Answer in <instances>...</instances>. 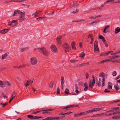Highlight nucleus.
<instances>
[{
  "label": "nucleus",
  "instance_id": "9b49d317",
  "mask_svg": "<svg viewBox=\"0 0 120 120\" xmlns=\"http://www.w3.org/2000/svg\"><path fill=\"white\" fill-rule=\"evenodd\" d=\"M75 43L74 41L72 42L71 46L72 49L74 50H75L76 49V48L75 47Z\"/></svg>",
  "mask_w": 120,
  "mask_h": 120
},
{
  "label": "nucleus",
  "instance_id": "cd10ccee",
  "mask_svg": "<svg viewBox=\"0 0 120 120\" xmlns=\"http://www.w3.org/2000/svg\"><path fill=\"white\" fill-rule=\"evenodd\" d=\"M7 56V53H5L4 55H2V59H5Z\"/></svg>",
  "mask_w": 120,
  "mask_h": 120
},
{
  "label": "nucleus",
  "instance_id": "20e7f679",
  "mask_svg": "<svg viewBox=\"0 0 120 120\" xmlns=\"http://www.w3.org/2000/svg\"><path fill=\"white\" fill-rule=\"evenodd\" d=\"M25 18V13L24 11L21 13L18 19L20 22H22L24 19Z\"/></svg>",
  "mask_w": 120,
  "mask_h": 120
},
{
  "label": "nucleus",
  "instance_id": "e433bc0d",
  "mask_svg": "<svg viewBox=\"0 0 120 120\" xmlns=\"http://www.w3.org/2000/svg\"><path fill=\"white\" fill-rule=\"evenodd\" d=\"M43 118V117L41 116H33V119H38L40 118Z\"/></svg>",
  "mask_w": 120,
  "mask_h": 120
},
{
  "label": "nucleus",
  "instance_id": "c756f323",
  "mask_svg": "<svg viewBox=\"0 0 120 120\" xmlns=\"http://www.w3.org/2000/svg\"><path fill=\"white\" fill-rule=\"evenodd\" d=\"M113 109H112L111 110H109L108 111H107L106 112L107 113H108V112H114V111H116V110H115L114 109V107H113L112 108Z\"/></svg>",
  "mask_w": 120,
  "mask_h": 120
},
{
  "label": "nucleus",
  "instance_id": "a878e982",
  "mask_svg": "<svg viewBox=\"0 0 120 120\" xmlns=\"http://www.w3.org/2000/svg\"><path fill=\"white\" fill-rule=\"evenodd\" d=\"M78 5V4L77 3H74L72 4V5L71 6H70V8H71L73 7H76Z\"/></svg>",
  "mask_w": 120,
  "mask_h": 120
},
{
  "label": "nucleus",
  "instance_id": "4468645a",
  "mask_svg": "<svg viewBox=\"0 0 120 120\" xmlns=\"http://www.w3.org/2000/svg\"><path fill=\"white\" fill-rule=\"evenodd\" d=\"M109 26L108 25L106 26L103 32L106 33L108 32L107 29H108L109 27Z\"/></svg>",
  "mask_w": 120,
  "mask_h": 120
},
{
  "label": "nucleus",
  "instance_id": "6e6552de",
  "mask_svg": "<svg viewBox=\"0 0 120 120\" xmlns=\"http://www.w3.org/2000/svg\"><path fill=\"white\" fill-rule=\"evenodd\" d=\"M102 109L101 108H94L93 109L89 110L87 111V112L89 113L90 112H94L97 111L99 110H101Z\"/></svg>",
  "mask_w": 120,
  "mask_h": 120
},
{
  "label": "nucleus",
  "instance_id": "aec40b11",
  "mask_svg": "<svg viewBox=\"0 0 120 120\" xmlns=\"http://www.w3.org/2000/svg\"><path fill=\"white\" fill-rule=\"evenodd\" d=\"M115 0H107V1H106L104 3V4H105L106 3H112L113 4L115 3H114L115 2Z\"/></svg>",
  "mask_w": 120,
  "mask_h": 120
},
{
  "label": "nucleus",
  "instance_id": "5fc2aeb1",
  "mask_svg": "<svg viewBox=\"0 0 120 120\" xmlns=\"http://www.w3.org/2000/svg\"><path fill=\"white\" fill-rule=\"evenodd\" d=\"M65 117V116H60V117H57V118H57V120H59V119H62L64 117Z\"/></svg>",
  "mask_w": 120,
  "mask_h": 120
},
{
  "label": "nucleus",
  "instance_id": "e2e57ef3",
  "mask_svg": "<svg viewBox=\"0 0 120 120\" xmlns=\"http://www.w3.org/2000/svg\"><path fill=\"white\" fill-rule=\"evenodd\" d=\"M83 64H84V66L88 65L89 64V63L88 62L86 63H83Z\"/></svg>",
  "mask_w": 120,
  "mask_h": 120
},
{
  "label": "nucleus",
  "instance_id": "37998d69",
  "mask_svg": "<svg viewBox=\"0 0 120 120\" xmlns=\"http://www.w3.org/2000/svg\"><path fill=\"white\" fill-rule=\"evenodd\" d=\"M101 83L100 82H96V84L97 85H98V86L100 87L101 86Z\"/></svg>",
  "mask_w": 120,
  "mask_h": 120
},
{
  "label": "nucleus",
  "instance_id": "ea45409f",
  "mask_svg": "<svg viewBox=\"0 0 120 120\" xmlns=\"http://www.w3.org/2000/svg\"><path fill=\"white\" fill-rule=\"evenodd\" d=\"M82 85H84V87H88L87 85L86 82H85L84 83H82Z\"/></svg>",
  "mask_w": 120,
  "mask_h": 120
},
{
  "label": "nucleus",
  "instance_id": "dca6fc26",
  "mask_svg": "<svg viewBox=\"0 0 120 120\" xmlns=\"http://www.w3.org/2000/svg\"><path fill=\"white\" fill-rule=\"evenodd\" d=\"M108 88L109 89L111 90L112 89V83L110 82H108Z\"/></svg>",
  "mask_w": 120,
  "mask_h": 120
},
{
  "label": "nucleus",
  "instance_id": "bf43d9fd",
  "mask_svg": "<svg viewBox=\"0 0 120 120\" xmlns=\"http://www.w3.org/2000/svg\"><path fill=\"white\" fill-rule=\"evenodd\" d=\"M104 43L106 47H107L108 46V45L106 41L104 42Z\"/></svg>",
  "mask_w": 120,
  "mask_h": 120
},
{
  "label": "nucleus",
  "instance_id": "1a4fd4ad",
  "mask_svg": "<svg viewBox=\"0 0 120 120\" xmlns=\"http://www.w3.org/2000/svg\"><path fill=\"white\" fill-rule=\"evenodd\" d=\"M79 106L78 105H70L66 107H64L62 108V109H66L68 108H69L71 107H76Z\"/></svg>",
  "mask_w": 120,
  "mask_h": 120
},
{
  "label": "nucleus",
  "instance_id": "f03ea898",
  "mask_svg": "<svg viewBox=\"0 0 120 120\" xmlns=\"http://www.w3.org/2000/svg\"><path fill=\"white\" fill-rule=\"evenodd\" d=\"M63 47L64 49L65 50V52H70L71 50L70 46L66 43H65L64 44Z\"/></svg>",
  "mask_w": 120,
  "mask_h": 120
},
{
  "label": "nucleus",
  "instance_id": "412c9836",
  "mask_svg": "<svg viewBox=\"0 0 120 120\" xmlns=\"http://www.w3.org/2000/svg\"><path fill=\"white\" fill-rule=\"evenodd\" d=\"M79 57L81 58H83L85 56V54L84 52H82L79 55Z\"/></svg>",
  "mask_w": 120,
  "mask_h": 120
},
{
  "label": "nucleus",
  "instance_id": "f257e3e1",
  "mask_svg": "<svg viewBox=\"0 0 120 120\" xmlns=\"http://www.w3.org/2000/svg\"><path fill=\"white\" fill-rule=\"evenodd\" d=\"M38 49L40 52L46 56H48L49 54V51L44 47L38 48Z\"/></svg>",
  "mask_w": 120,
  "mask_h": 120
},
{
  "label": "nucleus",
  "instance_id": "3c124183",
  "mask_svg": "<svg viewBox=\"0 0 120 120\" xmlns=\"http://www.w3.org/2000/svg\"><path fill=\"white\" fill-rule=\"evenodd\" d=\"M92 36L93 35L92 34H89L88 35V37L90 38L91 39V40H93V38L92 37Z\"/></svg>",
  "mask_w": 120,
  "mask_h": 120
},
{
  "label": "nucleus",
  "instance_id": "bb28decb",
  "mask_svg": "<svg viewBox=\"0 0 120 120\" xmlns=\"http://www.w3.org/2000/svg\"><path fill=\"white\" fill-rule=\"evenodd\" d=\"M112 118L114 119H120V116H114L112 117Z\"/></svg>",
  "mask_w": 120,
  "mask_h": 120
},
{
  "label": "nucleus",
  "instance_id": "13d9d810",
  "mask_svg": "<svg viewBox=\"0 0 120 120\" xmlns=\"http://www.w3.org/2000/svg\"><path fill=\"white\" fill-rule=\"evenodd\" d=\"M76 11H72L71 12V13H73L74 14H75V13H76L78 12V10L76 9Z\"/></svg>",
  "mask_w": 120,
  "mask_h": 120
},
{
  "label": "nucleus",
  "instance_id": "7ed1b4c3",
  "mask_svg": "<svg viewBox=\"0 0 120 120\" xmlns=\"http://www.w3.org/2000/svg\"><path fill=\"white\" fill-rule=\"evenodd\" d=\"M30 62L32 65H34L37 63L38 60L35 57H33L31 58L30 60Z\"/></svg>",
  "mask_w": 120,
  "mask_h": 120
},
{
  "label": "nucleus",
  "instance_id": "a211bd4d",
  "mask_svg": "<svg viewBox=\"0 0 120 120\" xmlns=\"http://www.w3.org/2000/svg\"><path fill=\"white\" fill-rule=\"evenodd\" d=\"M39 13L36 11L35 13H33L32 15L33 18H35L36 17L38 14Z\"/></svg>",
  "mask_w": 120,
  "mask_h": 120
},
{
  "label": "nucleus",
  "instance_id": "774afa93",
  "mask_svg": "<svg viewBox=\"0 0 120 120\" xmlns=\"http://www.w3.org/2000/svg\"><path fill=\"white\" fill-rule=\"evenodd\" d=\"M120 77V75H119L118 76L116 77L115 78V80H116L117 79H118Z\"/></svg>",
  "mask_w": 120,
  "mask_h": 120
},
{
  "label": "nucleus",
  "instance_id": "2f4dec72",
  "mask_svg": "<svg viewBox=\"0 0 120 120\" xmlns=\"http://www.w3.org/2000/svg\"><path fill=\"white\" fill-rule=\"evenodd\" d=\"M100 56H107L108 55L107 54V53H106L105 52H103L100 53Z\"/></svg>",
  "mask_w": 120,
  "mask_h": 120
},
{
  "label": "nucleus",
  "instance_id": "f704fd0d",
  "mask_svg": "<svg viewBox=\"0 0 120 120\" xmlns=\"http://www.w3.org/2000/svg\"><path fill=\"white\" fill-rule=\"evenodd\" d=\"M81 115L80 113H78L76 114H75L74 115L75 117H78L81 116Z\"/></svg>",
  "mask_w": 120,
  "mask_h": 120
},
{
  "label": "nucleus",
  "instance_id": "a19ab883",
  "mask_svg": "<svg viewBox=\"0 0 120 120\" xmlns=\"http://www.w3.org/2000/svg\"><path fill=\"white\" fill-rule=\"evenodd\" d=\"M112 74L113 76H116V71H114L113 72H112Z\"/></svg>",
  "mask_w": 120,
  "mask_h": 120
},
{
  "label": "nucleus",
  "instance_id": "c9c22d12",
  "mask_svg": "<svg viewBox=\"0 0 120 120\" xmlns=\"http://www.w3.org/2000/svg\"><path fill=\"white\" fill-rule=\"evenodd\" d=\"M0 86L2 87H4V86L3 81L1 80L0 81Z\"/></svg>",
  "mask_w": 120,
  "mask_h": 120
},
{
  "label": "nucleus",
  "instance_id": "4c0bfd02",
  "mask_svg": "<svg viewBox=\"0 0 120 120\" xmlns=\"http://www.w3.org/2000/svg\"><path fill=\"white\" fill-rule=\"evenodd\" d=\"M5 83L6 85H8L9 86H10L11 85V84L8 81H5Z\"/></svg>",
  "mask_w": 120,
  "mask_h": 120
},
{
  "label": "nucleus",
  "instance_id": "5701e85b",
  "mask_svg": "<svg viewBox=\"0 0 120 120\" xmlns=\"http://www.w3.org/2000/svg\"><path fill=\"white\" fill-rule=\"evenodd\" d=\"M109 61V59H107L105 60H102L99 63V64H103L104 63L106 62L107 61Z\"/></svg>",
  "mask_w": 120,
  "mask_h": 120
},
{
  "label": "nucleus",
  "instance_id": "9d476101",
  "mask_svg": "<svg viewBox=\"0 0 120 120\" xmlns=\"http://www.w3.org/2000/svg\"><path fill=\"white\" fill-rule=\"evenodd\" d=\"M22 12L19 10H15L14 11V14L13 15V16H15L18 15L20 14H21V13Z\"/></svg>",
  "mask_w": 120,
  "mask_h": 120
},
{
  "label": "nucleus",
  "instance_id": "b1692460",
  "mask_svg": "<svg viewBox=\"0 0 120 120\" xmlns=\"http://www.w3.org/2000/svg\"><path fill=\"white\" fill-rule=\"evenodd\" d=\"M49 117V120H57V119L58 118H57V117Z\"/></svg>",
  "mask_w": 120,
  "mask_h": 120
},
{
  "label": "nucleus",
  "instance_id": "473e14b6",
  "mask_svg": "<svg viewBox=\"0 0 120 120\" xmlns=\"http://www.w3.org/2000/svg\"><path fill=\"white\" fill-rule=\"evenodd\" d=\"M105 79L104 78H103L102 81V85L103 86H104L105 85Z\"/></svg>",
  "mask_w": 120,
  "mask_h": 120
},
{
  "label": "nucleus",
  "instance_id": "69168bd1",
  "mask_svg": "<svg viewBox=\"0 0 120 120\" xmlns=\"http://www.w3.org/2000/svg\"><path fill=\"white\" fill-rule=\"evenodd\" d=\"M105 114V113H102L100 114H98V115L100 117L101 116H102L104 114Z\"/></svg>",
  "mask_w": 120,
  "mask_h": 120
},
{
  "label": "nucleus",
  "instance_id": "052dcab7",
  "mask_svg": "<svg viewBox=\"0 0 120 120\" xmlns=\"http://www.w3.org/2000/svg\"><path fill=\"white\" fill-rule=\"evenodd\" d=\"M54 13V12H53V13H47V14L49 15H52Z\"/></svg>",
  "mask_w": 120,
  "mask_h": 120
},
{
  "label": "nucleus",
  "instance_id": "338daca9",
  "mask_svg": "<svg viewBox=\"0 0 120 120\" xmlns=\"http://www.w3.org/2000/svg\"><path fill=\"white\" fill-rule=\"evenodd\" d=\"M24 67H25V66L24 65L19 66V68H22Z\"/></svg>",
  "mask_w": 120,
  "mask_h": 120
},
{
  "label": "nucleus",
  "instance_id": "c85d7f7f",
  "mask_svg": "<svg viewBox=\"0 0 120 120\" xmlns=\"http://www.w3.org/2000/svg\"><path fill=\"white\" fill-rule=\"evenodd\" d=\"M46 18V17H40L39 18H37V19L39 21L40 20H41L42 19H45Z\"/></svg>",
  "mask_w": 120,
  "mask_h": 120
},
{
  "label": "nucleus",
  "instance_id": "8fccbe9b",
  "mask_svg": "<svg viewBox=\"0 0 120 120\" xmlns=\"http://www.w3.org/2000/svg\"><path fill=\"white\" fill-rule=\"evenodd\" d=\"M78 61V60L76 61L74 60H70V62L71 63H73L77 62Z\"/></svg>",
  "mask_w": 120,
  "mask_h": 120
},
{
  "label": "nucleus",
  "instance_id": "09e8293b",
  "mask_svg": "<svg viewBox=\"0 0 120 120\" xmlns=\"http://www.w3.org/2000/svg\"><path fill=\"white\" fill-rule=\"evenodd\" d=\"M8 104V102H6V103L4 104L3 103H1L0 104V105H2V106L3 107H4Z\"/></svg>",
  "mask_w": 120,
  "mask_h": 120
},
{
  "label": "nucleus",
  "instance_id": "603ef678",
  "mask_svg": "<svg viewBox=\"0 0 120 120\" xmlns=\"http://www.w3.org/2000/svg\"><path fill=\"white\" fill-rule=\"evenodd\" d=\"M104 92L105 93H108L109 92H110V91L108 89H106L104 90Z\"/></svg>",
  "mask_w": 120,
  "mask_h": 120
},
{
  "label": "nucleus",
  "instance_id": "f3484780",
  "mask_svg": "<svg viewBox=\"0 0 120 120\" xmlns=\"http://www.w3.org/2000/svg\"><path fill=\"white\" fill-rule=\"evenodd\" d=\"M61 85L62 86L64 85V77L63 76H62L61 78Z\"/></svg>",
  "mask_w": 120,
  "mask_h": 120
},
{
  "label": "nucleus",
  "instance_id": "de8ad7c7",
  "mask_svg": "<svg viewBox=\"0 0 120 120\" xmlns=\"http://www.w3.org/2000/svg\"><path fill=\"white\" fill-rule=\"evenodd\" d=\"M99 76L101 77H102L103 78H104V75L103 74V73H101L99 75Z\"/></svg>",
  "mask_w": 120,
  "mask_h": 120
},
{
  "label": "nucleus",
  "instance_id": "f8f14e48",
  "mask_svg": "<svg viewBox=\"0 0 120 120\" xmlns=\"http://www.w3.org/2000/svg\"><path fill=\"white\" fill-rule=\"evenodd\" d=\"M52 110V109H45L44 110H41V111H43L42 112V113L43 114H45V113H50V112H48V111H51Z\"/></svg>",
  "mask_w": 120,
  "mask_h": 120
},
{
  "label": "nucleus",
  "instance_id": "ddd939ff",
  "mask_svg": "<svg viewBox=\"0 0 120 120\" xmlns=\"http://www.w3.org/2000/svg\"><path fill=\"white\" fill-rule=\"evenodd\" d=\"M10 30L9 29H5L0 31V33L2 34H5L8 32Z\"/></svg>",
  "mask_w": 120,
  "mask_h": 120
},
{
  "label": "nucleus",
  "instance_id": "4d7b16f0",
  "mask_svg": "<svg viewBox=\"0 0 120 120\" xmlns=\"http://www.w3.org/2000/svg\"><path fill=\"white\" fill-rule=\"evenodd\" d=\"M112 57L111 58L108 59H109V61L110 60H111L114 59H116L115 56H112Z\"/></svg>",
  "mask_w": 120,
  "mask_h": 120
},
{
  "label": "nucleus",
  "instance_id": "79ce46f5",
  "mask_svg": "<svg viewBox=\"0 0 120 120\" xmlns=\"http://www.w3.org/2000/svg\"><path fill=\"white\" fill-rule=\"evenodd\" d=\"M69 91V90L68 89H66L64 92L66 94H68Z\"/></svg>",
  "mask_w": 120,
  "mask_h": 120
},
{
  "label": "nucleus",
  "instance_id": "72a5a7b5",
  "mask_svg": "<svg viewBox=\"0 0 120 120\" xmlns=\"http://www.w3.org/2000/svg\"><path fill=\"white\" fill-rule=\"evenodd\" d=\"M27 117L30 119H33V116L31 115H28L27 116Z\"/></svg>",
  "mask_w": 120,
  "mask_h": 120
},
{
  "label": "nucleus",
  "instance_id": "0e129e2a",
  "mask_svg": "<svg viewBox=\"0 0 120 120\" xmlns=\"http://www.w3.org/2000/svg\"><path fill=\"white\" fill-rule=\"evenodd\" d=\"M40 111H36V112H34L32 113V114H37V113H38V112H40Z\"/></svg>",
  "mask_w": 120,
  "mask_h": 120
},
{
  "label": "nucleus",
  "instance_id": "423d86ee",
  "mask_svg": "<svg viewBox=\"0 0 120 120\" xmlns=\"http://www.w3.org/2000/svg\"><path fill=\"white\" fill-rule=\"evenodd\" d=\"M51 51L54 53H56L57 52V49L56 46L53 45H52L50 47Z\"/></svg>",
  "mask_w": 120,
  "mask_h": 120
},
{
  "label": "nucleus",
  "instance_id": "4be33fe9",
  "mask_svg": "<svg viewBox=\"0 0 120 120\" xmlns=\"http://www.w3.org/2000/svg\"><path fill=\"white\" fill-rule=\"evenodd\" d=\"M33 80L34 79H33V80L32 81H27L26 82V86H28L30 84H32L33 83Z\"/></svg>",
  "mask_w": 120,
  "mask_h": 120
},
{
  "label": "nucleus",
  "instance_id": "0eeeda50",
  "mask_svg": "<svg viewBox=\"0 0 120 120\" xmlns=\"http://www.w3.org/2000/svg\"><path fill=\"white\" fill-rule=\"evenodd\" d=\"M17 21L13 20L11 22H8V25L9 26H16L17 24Z\"/></svg>",
  "mask_w": 120,
  "mask_h": 120
},
{
  "label": "nucleus",
  "instance_id": "864d4df0",
  "mask_svg": "<svg viewBox=\"0 0 120 120\" xmlns=\"http://www.w3.org/2000/svg\"><path fill=\"white\" fill-rule=\"evenodd\" d=\"M60 89L59 87H58L57 88L56 91H57V94H59L60 93Z\"/></svg>",
  "mask_w": 120,
  "mask_h": 120
},
{
  "label": "nucleus",
  "instance_id": "2eb2a0df",
  "mask_svg": "<svg viewBox=\"0 0 120 120\" xmlns=\"http://www.w3.org/2000/svg\"><path fill=\"white\" fill-rule=\"evenodd\" d=\"M120 32V28L117 27L116 28L115 30V34H117Z\"/></svg>",
  "mask_w": 120,
  "mask_h": 120
},
{
  "label": "nucleus",
  "instance_id": "680f3d73",
  "mask_svg": "<svg viewBox=\"0 0 120 120\" xmlns=\"http://www.w3.org/2000/svg\"><path fill=\"white\" fill-rule=\"evenodd\" d=\"M84 66L83 63H82L81 64H79L78 65V67H81V66Z\"/></svg>",
  "mask_w": 120,
  "mask_h": 120
},
{
  "label": "nucleus",
  "instance_id": "49530a36",
  "mask_svg": "<svg viewBox=\"0 0 120 120\" xmlns=\"http://www.w3.org/2000/svg\"><path fill=\"white\" fill-rule=\"evenodd\" d=\"M58 44L61 45L62 44V42L60 40H56Z\"/></svg>",
  "mask_w": 120,
  "mask_h": 120
},
{
  "label": "nucleus",
  "instance_id": "6e6d98bb",
  "mask_svg": "<svg viewBox=\"0 0 120 120\" xmlns=\"http://www.w3.org/2000/svg\"><path fill=\"white\" fill-rule=\"evenodd\" d=\"M86 79H88L89 78V74L88 72H86Z\"/></svg>",
  "mask_w": 120,
  "mask_h": 120
},
{
  "label": "nucleus",
  "instance_id": "7c9ffc66",
  "mask_svg": "<svg viewBox=\"0 0 120 120\" xmlns=\"http://www.w3.org/2000/svg\"><path fill=\"white\" fill-rule=\"evenodd\" d=\"M53 81H51L50 84H49V86L50 88H52L53 86Z\"/></svg>",
  "mask_w": 120,
  "mask_h": 120
},
{
  "label": "nucleus",
  "instance_id": "c03bdc74",
  "mask_svg": "<svg viewBox=\"0 0 120 120\" xmlns=\"http://www.w3.org/2000/svg\"><path fill=\"white\" fill-rule=\"evenodd\" d=\"M81 116L82 115H86L87 113H88L87 112V111L86 112H82L80 113Z\"/></svg>",
  "mask_w": 120,
  "mask_h": 120
},
{
  "label": "nucleus",
  "instance_id": "393cba45",
  "mask_svg": "<svg viewBox=\"0 0 120 120\" xmlns=\"http://www.w3.org/2000/svg\"><path fill=\"white\" fill-rule=\"evenodd\" d=\"M114 88L116 91H117L120 89L119 86L117 84H116L114 86Z\"/></svg>",
  "mask_w": 120,
  "mask_h": 120
},
{
  "label": "nucleus",
  "instance_id": "39448f33",
  "mask_svg": "<svg viewBox=\"0 0 120 120\" xmlns=\"http://www.w3.org/2000/svg\"><path fill=\"white\" fill-rule=\"evenodd\" d=\"M94 51L96 53H98L99 52V49L98 47L97 40H96L94 43Z\"/></svg>",
  "mask_w": 120,
  "mask_h": 120
},
{
  "label": "nucleus",
  "instance_id": "6ab92c4d",
  "mask_svg": "<svg viewBox=\"0 0 120 120\" xmlns=\"http://www.w3.org/2000/svg\"><path fill=\"white\" fill-rule=\"evenodd\" d=\"M99 38L102 39L103 43L106 41L105 38L101 35L99 36Z\"/></svg>",
  "mask_w": 120,
  "mask_h": 120
},
{
  "label": "nucleus",
  "instance_id": "58836bf2",
  "mask_svg": "<svg viewBox=\"0 0 120 120\" xmlns=\"http://www.w3.org/2000/svg\"><path fill=\"white\" fill-rule=\"evenodd\" d=\"M62 36H58L56 38V40H60L62 38Z\"/></svg>",
  "mask_w": 120,
  "mask_h": 120
},
{
  "label": "nucleus",
  "instance_id": "a18cd8bd",
  "mask_svg": "<svg viewBox=\"0 0 120 120\" xmlns=\"http://www.w3.org/2000/svg\"><path fill=\"white\" fill-rule=\"evenodd\" d=\"M16 94L15 92H13L12 94V95L11 96L14 98L16 96Z\"/></svg>",
  "mask_w": 120,
  "mask_h": 120
}]
</instances>
